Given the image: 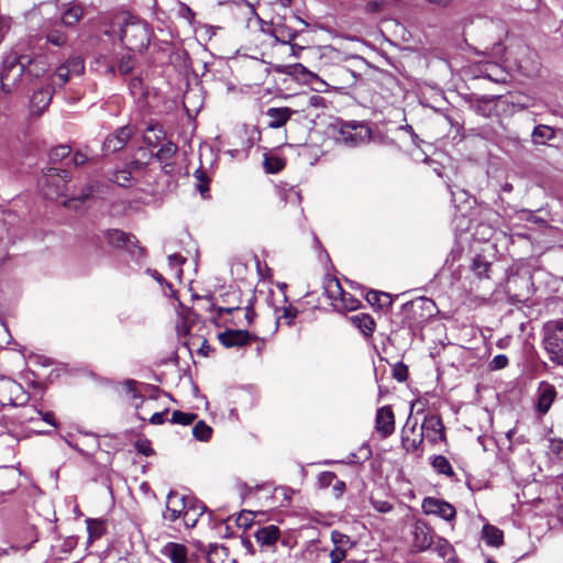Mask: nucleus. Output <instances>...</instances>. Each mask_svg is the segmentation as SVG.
Returning <instances> with one entry per match:
<instances>
[{"mask_svg": "<svg viewBox=\"0 0 563 563\" xmlns=\"http://www.w3.org/2000/svg\"><path fill=\"white\" fill-rule=\"evenodd\" d=\"M143 143L161 163H168L177 152V146L166 140V133L159 123H150L143 132Z\"/></svg>", "mask_w": 563, "mask_h": 563, "instance_id": "nucleus-1", "label": "nucleus"}, {"mask_svg": "<svg viewBox=\"0 0 563 563\" xmlns=\"http://www.w3.org/2000/svg\"><path fill=\"white\" fill-rule=\"evenodd\" d=\"M254 537L260 545L258 555L262 559L261 563H284L285 558L277 550V544L280 540V531L277 526L262 527L255 532Z\"/></svg>", "mask_w": 563, "mask_h": 563, "instance_id": "nucleus-2", "label": "nucleus"}, {"mask_svg": "<svg viewBox=\"0 0 563 563\" xmlns=\"http://www.w3.org/2000/svg\"><path fill=\"white\" fill-rule=\"evenodd\" d=\"M70 180L71 175L68 170L48 167L43 172L38 186L43 195L53 200L66 195L67 185Z\"/></svg>", "mask_w": 563, "mask_h": 563, "instance_id": "nucleus-3", "label": "nucleus"}, {"mask_svg": "<svg viewBox=\"0 0 563 563\" xmlns=\"http://www.w3.org/2000/svg\"><path fill=\"white\" fill-rule=\"evenodd\" d=\"M543 346L549 360L563 366V319L549 321L543 327Z\"/></svg>", "mask_w": 563, "mask_h": 563, "instance_id": "nucleus-4", "label": "nucleus"}, {"mask_svg": "<svg viewBox=\"0 0 563 563\" xmlns=\"http://www.w3.org/2000/svg\"><path fill=\"white\" fill-rule=\"evenodd\" d=\"M24 66L18 57H8L3 60L0 70V89L4 95L13 93L23 77Z\"/></svg>", "mask_w": 563, "mask_h": 563, "instance_id": "nucleus-5", "label": "nucleus"}, {"mask_svg": "<svg viewBox=\"0 0 563 563\" xmlns=\"http://www.w3.org/2000/svg\"><path fill=\"white\" fill-rule=\"evenodd\" d=\"M120 24V40L130 51H139L141 42L139 41V18L129 11H122L117 15Z\"/></svg>", "mask_w": 563, "mask_h": 563, "instance_id": "nucleus-6", "label": "nucleus"}, {"mask_svg": "<svg viewBox=\"0 0 563 563\" xmlns=\"http://www.w3.org/2000/svg\"><path fill=\"white\" fill-rule=\"evenodd\" d=\"M371 134V129L365 124L346 123L341 126L336 140L346 146H358L367 143Z\"/></svg>", "mask_w": 563, "mask_h": 563, "instance_id": "nucleus-7", "label": "nucleus"}, {"mask_svg": "<svg viewBox=\"0 0 563 563\" xmlns=\"http://www.w3.org/2000/svg\"><path fill=\"white\" fill-rule=\"evenodd\" d=\"M421 507L426 515H434L446 521H452L456 516V510L451 504L434 497H426Z\"/></svg>", "mask_w": 563, "mask_h": 563, "instance_id": "nucleus-8", "label": "nucleus"}, {"mask_svg": "<svg viewBox=\"0 0 563 563\" xmlns=\"http://www.w3.org/2000/svg\"><path fill=\"white\" fill-rule=\"evenodd\" d=\"M435 533L426 522L418 521L412 532V547L417 552L431 550Z\"/></svg>", "mask_w": 563, "mask_h": 563, "instance_id": "nucleus-9", "label": "nucleus"}, {"mask_svg": "<svg viewBox=\"0 0 563 563\" xmlns=\"http://www.w3.org/2000/svg\"><path fill=\"white\" fill-rule=\"evenodd\" d=\"M84 69V59L80 56H71L57 67L54 78L58 80L59 86H64L71 76L81 75Z\"/></svg>", "mask_w": 563, "mask_h": 563, "instance_id": "nucleus-10", "label": "nucleus"}, {"mask_svg": "<svg viewBox=\"0 0 563 563\" xmlns=\"http://www.w3.org/2000/svg\"><path fill=\"white\" fill-rule=\"evenodd\" d=\"M191 498L180 495L177 492H169L166 499V511L163 514L165 520L176 521L183 516L187 505Z\"/></svg>", "mask_w": 563, "mask_h": 563, "instance_id": "nucleus-11", "label": "nucleus"}, {"mask_svg": "<svg viewBox=\"0 0 563 563\" xmlns=\"http://www.w3.org/2000/svg\"><path fill=\"white\" fill-rule=\"evenodd\" d=\"M558 396L556 388L548 383L541 382L536 393V410L540 416L549 412L553 401Z\"/></svg>", "mask_w": 563, "mask_h": 563, "instance_id": "nucleus-12", "label": "nucleus"}, {"mask_svg": "<svg viewBox=\"0 0 563 563\" xmlns=\"http://www.w3.org/2000/svg\"><path fill=\"white\" fill-rule=\"evenodd\" d=\"M41 36L46 40V43L56 47H63L68 42V35L57 20L45 21L41 29Z\"/></svg>", "mask_w": 563, "mask_h": 563, "instance_id": "nucleus-13", "label": "nucleus"}, {"mask_svg": "<svg viewBox=\"0 0 563 563\" xmlns=\"http://www.w3.org/2000/svg\"><path fill=\"white\" fill-rule=\"evenodd\" d=\"M220 343L225 347H241L257 340L255 334L246 330H227L218 335Z\"/></svg>", "mask_w": 563, "mask_h": 563, "instance_id": "nucleus-14", "label": "nucleus"}, {"mask_svg": "<svg viewBox=\"0 0 563 563\" xmlns=\"http://www.w3.org/2000/svg\"><path fill=\"white\" fill-rule=\"evenodd\" d=\"M54 84H46L33 92L30 104L32 114L41 115L47 109L54 95Z\"/></svg>", "mask_w": 563, "mask_h": 563, "instance_id": "nucleus-15", "label": "nucleus"}, {"mask_svg": "<svg viewBox=\"0 0 563 563\" xmlns=\"http://www.w3.org/2000/svg\"><path fill=\"white\" fill-rule=\"evenodd\" d=\"M421 431H423V437H426L428 441L434 444L445 439L442 421L435 415H431L424 418V421L421 426Z\"/></svg>", "mask_w": 563, "mask_h": 563, "instance_id": "nucleus-16", "label": "nucleus"}, {"mask_svg": "<svg viewBox=\"0 0 563 563\" xmlns=\"http://www.w3.org/2000/svg\"><path fill=\"white\" fill-rule=\"evenodd\" d=\"M376 430L383 438H388L395 431V416L389 406L379 408L376 412Z\"/></svg>", "mask_w": 563, "mask_h": 563, "instance_id": "nucleus-17", "label": "nucleus"}, {"mask_svg": "<svg viewBox=\"0 0 563 563\" xmlns=\"http://www.w3.org/2000/svg\"><path fill=\"white\" fill-rule=\"evenodd\" d=\"M133 128L126 125L121 128L114 134L109 135L103 142L104 153H115L117 151L124 147L129 139L133 134Z\"/></svg>", "mask_w": 563, "mask_h": 563, "instance_id": "nucleus-18", "label": "nucleus"}, {"mask_svg": "<svg viewBox=\"0 0 563 563\" xmlns=\"http://www.w3.org/2000/svg\"><path fill=\"white\" fill-rule=\"evenodd\" d=\"M417 421L411 423V415H409L401 435V444L407 452L417 451L423 442V431H421L416 438H410L409 433H415Z\"/></svg>", "mask_w": 563, "mask_h": 563, "instance_id": "nucleus-19", "label": "nucleus"}, {"mask_svg": "<svg viewBox=\"0 0 563 563\" xmlns=\"http://www.w3.org/2000/svg\"><path fill=\"white\" fill-rule=\"evenodd\" d=\"M294 113H296V111L288 107L268 108L265 112L268 119L267 126L271 129H279L290 120Z\"/></svg>", "mask_w": 563, "mask_h": 563, "instance_id": "nucleus-20", "label": "nucleus"}, {"mask_svg": "<svg viewBox=\"0 0 563 563\" xmlns=\"http://www.w3.org/2000/svg\"><path fill=\"white\" fill-rule=\"evenodd\" d=\"M161 553L172 563H188V549L185 544L167 542L161 549Z\"/></svg>", "mask_w": 563, "mask_h": 563, "instance_id": "nucleus-21", "label": "nucleus"}, {"mask_svg": "<svg viewBox=\"0 0 563 563\" xmlns=\"http://www.w3.org/2000/svg\"><path fill=\"white\" fill-rule=\"evenodd\" d=\"M109 244L114 247H124L126 251L132 252L136 247L137 240L123 231L113 229L107 232Z\"/></svg>", "mask_w": 563, "mask_h": 563, "instance_id": "nucleus-22", "label": "nucleus"}, {"mask_svg": "<svg viewBox=\"0 0 563 563\" xmlns=\"http://www.w3.org/2000/svg\"><path fill=\"white\" fill-rule=\"evenodd\" d=\"M206 510L207 507L202 503H199L191 498L183 514V521L185 527L194 528Z\"/></svg>", "mask_w": 563, "mask_h": 563, "instance_id": "nucleus-23", "label": "nucleus"}, {"mask_svg": "<svg viewBox=\"0 0 563 563\" xmlns=\"http://www.w3.org/2000/svg\"><path fill=\"white\" fill-rule=\"evenodd\" d=\"M283 73L291 76L302 77L306 82L313 84L319 82L321 86L327 87V82L323 81L317 74L310 71L302 64H292L285 66Z\"/></svg>", "mask_w": 563, "mask_h": 563, "instance_id": "nucleus-24", "label": "nucleus"}, {"mask_svg": "<svg viewBox=\"0 0 563 563\" xmlns=\"http://www.w3.org/2000/svg\"><path fill=\"white\" fill-rule=\"evenodd\" d=\"M84 12L85 10L80 4H71L62 12L58 24L64 27L73 29L82 19Z\"/></svg>", "mask_w": 563, "mask_h": 563, "instance_id": "nucleus-25", "label": "nucleus"}, {"mask_svg": "<svg viewBox=\"0 0 563 563\" xmlns=\"http://www.w3.org/2000/svg\"><path fill=\"white\" fill-rule=\"evenodd\" d=\"M349 320L362 332L364 336L369 338L373 335L376 328V322L374 318L368 313H357L350 317Z\"/></svg>", "mask_w": 563, "mask_h": 563, "instance_id": "nucleus-26", "label": "nucleus"}, {"mask_svg": "<svg viewBox=\"0 0 563 563\" xmlns=\"http://www.w3.org/2000/svg\"><path fill=\"white\" fill-rule=\"evenodd\" d=\"M271 34L277 42L283 44L290 43L297 36V32L294 29L279 22L272 24Z\"/></svg>", "mask_w": 563, "mask_h": 563, "instance_id": "nucleus-27", "label": "nucleus"}, {"mask_svg": "<svg viewBox=\"0 0 563 563\" xmlns=\"http://www.w3.org/2000/svg\"><path fill=\"white\" fill-rule=\"evenodd\" d=\"M492 263L487 261L483 255H475L472 260L471 271L478 278H490Z\"/></svg>", "mask_w": 563, "mask_h": 563, "instance_id": "nucleus-28", "label": "nucleus"}, {"mask_svg": "<svg viewBox=\"0 0 563 563\" xmlns=\"http://www.w3.org/2000/svg\"><path fill=\"white\" fill-rule=\"evenodd\" d=\"M331 541L334 545V550H344L345 554H347V552L356 545V541L352 540L347 534L338 530H333L331 532Z\"/></svg>", "mask_w": 563, "mask_h": 563, "instance_id": "nucleus-29", "label": "nucleus"}, {"mask_svg": "<svg viewBox=\"0 0 563 563\" xmlns=\"http://www.w3.org/2000/svg\"><path fill=\"white\" fill-rule=\"evenodd\" d=\"M555 132L554 129L545 125V124H539L534 126L531 137L532 142L538 145H544L547 142L554 139Z\"/></svg>", "mask_w": 563, "mask_h": 563, "instance_id": "nucleus-30", "label": "nucleus"}, {"mask_svg": "<svg viewBox=\"0 0 563 563\" xmlns=\"http://www.w3.org/2000/svg\"><path fill=\"white\" fill-rule=\"evenodd\" d=\"M482 537L488 545L499 547L503 544L504 533L495 526L485 525L482 530Z\"/></svg>", "mask_w": 563, "mask_h": 563, "instance_id": "nucleus-31", "label": "nucleus"}, {"mask_svg": "<svg viewBox=\"0 0 563 563\" xmlns=\"http://www.w3.org/2000/svg\"><path fill=\"white\" fill-rule=\"evenodd\" d=\"M324 292L328 298L331 300L332 306L339 300L340 296H342L343 288L340 282L336 278H327L323 284Z\"/></svg>", "mask_w": 563, "mask_h": 563, "instance_id": "nucleus-32", "label": "nucleus"}, {"mask_svg": "<svg viewBox=\"0 0 563 563\" xmlns=\"http://www.w3.org/2000/svg\"><path fill=\"white\" fill-rule=\"evenodd\" d=\"M145 273L158 284L165 297L170 298L175 296L176 291L174 290L172 284L168 283L159 272L156 269L147 268Z\"/></svg>", "mask_w": 563, "mask_h": 563, "instance_id": "nucleus-33", "label": "nucleus"}, {"mask_svg": "<svg viewBox=\"0 0 563 563\" xmlns=\"http://www.w3.org/2000/svg\"><path fill=\"white\" fill-rule=\"evenodd\" d=\"M431 550L438 553L442 559L454 554L452 544L444 538L435 536Z\"/></svg>", "mask_w": 563, "mask_h": 563, "instance_id": "nucleus-34", "label": "nucleus"}, {"mask_svg": "<svg viewBox=\"0 0 563 563\" xmlns=\"http://www.w3.org/2000/svg\"><path fill=\"white\" fill-rule=\"evenodd\" d=\"M360 306V301L354 298L351 294L343 290L342 296H340L339 300L334 303V309L342 310H356Z\"/></svg>", "mask_w": 563, "mask_h": 563, "instance_id": "nucleus-35", "label": "nucleus"}, {"mask_svg": "<svg viewBox=\"0 0 563 563\" xmlns=\"http://www.w3.org/2000/svg\"><path fill=\"white\" fill-rule=\"evenodd\" d=\"M366 300L372 306H378L379 308H384L391 305V298L389 294L376 290L367 292Z\"/></svg>", "mask_w": 563, "mask_h": 563, "instance_id": "nucleus-36", "label": "nucleus"}, {"mask_svg": "<svg viewBox=\"0 0 563 563\" xmlns=\"http://www.w3.org/2000/svg\"><path fill=\"white\" fill-rule=\"evenodd\" d=\"M191 314L190 310L179 312L180 320L176 322L175 327L178 336H186L189 333L192 323Z\"/></svg>", "mask_w": 563, "mask_h": 563, "instance_id": "nucleus-37", "label": "nucleus"}, {"mask_svg": "<svg viewBox=\"0 0 563 563\" xmlns=\"http://www.w3.org/2000/svg\"><path fill=\"white\" fill-rule=\"evenodd\" d=\"M431 464L438 473L446 475L449 477L454 476V471H453L449 460L445 456H443V455L434 456Z\"/></svg>", "mask_w": 563, "mask_h": 563, "instance_id": "nucleus-38", "label": "nucleus"}, {"mask_svg": "<svg viewBox=\"0 0 563 563\" xmlns=\"http://www.w3.org/2000/svg\"><path fill=\"white\" fill-rule=\"evenodd\" d=\"M187 262L186 257L180 254L168 255V266L175 278L181 279L183 268L181 266Z\"/></svg>", "mask_w": 563, "mask_h": 563, "instance_id": "nucleus-39", "label": "nucleus"}, {"mask_svg": "<svg viewBox=\"0 0 563 563\" xmlns=\"http://www.w3.org/2000/svg\"><path fill=\"white\" fill-rule=\"evenodd\" d=\"M285 167V161L277 155H266L264 158V168L269 174L279 173Z\"/></svg>", "mask_w": 563, "mask_h": 563, "instance_id": "nucleus-40", "label": "nucleus"}, {"mask_svg": "<svg viewBox=\"0 0 563 563\" xmlns=\"http://www.w3.org/2000/svg\"><path fill=\"white\" fill-rule=\"evenodd\" d=\"M71 153L69 145L63 144L51 150L48 161L51 164H57L64 158L68 157Z\"/></svg>", "mask_w": 563, "mask_h": 563, "instance_id": "nucleus-41", "label": "nucleus"}, {"mask_svg": "<svg viewBox=\"0 0 563 563\" xmlns=\"http://www.w3.org/2000/svg\"><path fill=\"white\" fill-rule=\"evenodd\" d=\"M164 192V186L162 184L156 183L155 187L152 189L143 188V195L146 194L148 198L143 196V203H155L162 199Z\"/></svg>", "mask_w": 563, "mask_h": 563, "instance_id": "nucleus-42", "label": "nucleus"}, {"mask_svg": "<svg viewBox=\"0 0 563 563\" xmlns=\"http://www.w3.org/2000/svg\"><path fill=\"white\" fill-rule=\"evenodd\" d=\"M212 433V429L203 421H199L192 428L194 437L199 441H207Z\"/></svg>", "mask_w": 563, "mask_h": 563, "instance_id": "nucleus-43", "label": "nucleus"}, {"mask_svg": "<svg viewBox=\"0 0 563 563\" xmlns=\"http://www.w3.org/2000/svg\"><path fill=\"white\" fill-rule=\"evenodd\" d=\"M196 418L197 416L195 413L175 410L172 415L170 422L183 426H189L195 421Z\"/></svg>", "mask_w": 563, "mask_h": 563, "instance_id": "nucleus-44", "label": "nucleus"}, {"mask_svg": "<svg viewBox=\"0 0 563 563\" xmlns=\"http://www.w3.org/2000/svg\"><path fill=\"white\" fill-rule=\"evenodd\" d=\"M133 172L131 168H123L114 173L113 181L117 183L121 187H129Z\"/></svg>", "mask_w": 563, "mask_h": 563, "instance_id": "nucleus-45", "label": "nucleus"}, {"mask_svg": "<svg viewBox=\"0 0 563 563\" xmlns=\"http://www.w3.org/2000/svg\"><path fill=\"white\" fill-rule=\"evenodd\" d=\"M393 376L398 382H405L408 377V367L404 363H397L393 368Z\"/></svg>", "mask_w": 563, "mask_h": 563, "instance_id": "nucleus-46", "label": "nucleus"}, {"mask_svg": "<svg viewBox=\"0 0 563 563\" xmlns=\"http://www.w3.org/2000/svg\"><path fill=\"white\" fill-rule=\"evenodd\" d=\"M508 365V357L504 354L496 355L489 363L492 369H501Z\"/></svg>", "mask_w": 563, "mask_h": 563, "instance_id": "nucleus-47", "label": "nucleus"}, {"mask_svg": "<svg viewBox=\"0 0 563 563\" xmlns=\"http://www.w3.org/2000/svg\"><path fill=\"white\" fill-rule=\"evenodd\" d=\"M178 15L189 23H192L195 20V12L185 3H179Z\"/></svg>", "mask_w": 563, "mask_h": 563, "instance_id": "nucleus-48", "label": "nucleus"}, {"mask_svg": "<svg viewBox=\"0 0 563 563\" xmlns=\"http://www.w3.org/2000/svg\"><path fill=\"white\" fill-rule=\"evenodd\" d=\"M298 310L297 308L292 306L284 307L283 314L279 317V319H285L287 324H291L294 319L297 317Z\"/></svg>", "mask_w": 563, "mask_h": 563, "instance_id": "nucleus-49", "label": "nucleus"}, {"mask_svg": "<svg viewBox=\"0 0 563 563\" xmlns=\"http://www.w3.org/2000/svg\"><path fill=\"white\" fill-rule=\"evenodd\" d=\"M371 504L374 507V509L382 514L389 512L393 509L391 504L385 500L371 499Z\"/></svg>", "mask_w": 563, "mask_h": 563, "instance_id": "nucleus-50", "label": "nucleus"}, {"mask_svg": "<svg viewBox=\"0 0 563 563\" xmlns=\"http://www.w3.org/2000/svg\"><path fill=\"white\" fill-rule=\"evenodd\" d=\"M319 479L322 485L330 486L338 479V476L333 472H323L320 474Z\"/></svg>", "mask_w": 563, "mask_h": 563, "instance_id": "nucleus-51", "label": "nucleus"}, {"mask_svg": "<svg viewBox=\"0 0 563 563\" xmlns=\"http://www.w3.org/2000/svg\"><path fill=\"white\" fill-rule=\"evenodd\" d=\"M136 387L137 382L134 379H128L123 384V388L125 389L126 394L131 395L133 399L136 398Z\"/></svg>", "mask_w": 563, "mask_h": 563, "instance_id": "nucleus-52", "label": "nucleus"}, {"mask_svg": "<svg viewBox=\"0 0 563 563\" xmlns=\"http://www.w3.org/2000/svg\"><path fill=\"white\" fill-rule=\"evenodd\" d=\"M329 556L331 559L330 563H341L346 559L347 554L344 553V550L336 551V550L332 549L330 551Z\"/></svg>", "mask_w": 563, "mask_h": 563, "instance_id": "nucleus-53", "label": "nucleus"}, {"mask_svg": "<svg viewBox=\"0 0 563 563\" xmlns=\"http://www.w3.org/2000/svg\"><path fill=\"white\" fill-rule=\"evenodd\" d=\"M133 68V65H132V62H131V57L128 56H123L121 58V62L119 64V70L121 74H128L131 71V69Z\"/></svg>", "mask_w": 563, "mask_h": 563, "instance_id": "nucleus-54", "label": "nucleus"}, {"mask_svg": "<svg viewBox=\"0 0 563 563\" xmlns=\"http://www.w3.org/2000/svg\"><path fill=\"white\" fill-rule=\"evenodd\" d=\"M168 413V410H164L161 412H155L150 418V422L152 424H162L166 420V416Z\"/></svg>", "mask_w": 563, "mask_h": 563, "instance_id": "nucleus-55", "label": "nucleus"}, {"mask_svg": "<svg viewBox=\"0 0 563 563\" xmlns=\"http://www.w3.org/2000/svg\"><path fill=\"white\" fill-rule=\"evenodd\" d=\"M324 103H325L324 98H322V97H320L318 95H312L308 99V104L313 107V108L324 107Z\"/></svg>", "mask_w": 563, "mask_h": 563, "instance_id": "nucleus-56", "label": "nucleus"}, {"mask_svg": "<svg viewBox=\"0 0 563 563\" xmlns=\"http://www.w3.org/2000/svg\"><path fill=\"white\" fill-rule=\"evenodd\" d=\"M87 161H88L87 155L81 152H76L71 159L73 164L76 167L82 166Z\"/></svg>", "mask_w": 563, "mask_h": 563, "instance_id": "nucleus-57", "label": "nucleus"}, {"mask_svg": "<svg viewBox=\"0 0 563 563\" xmlns=\"http://www.w3.org/2000/svg\"><path fill=\"white\" fill-rule=\"evenodd\" d=\"M552 450L560 459L563 460V440L552 441Z\"/></svg>", "mask_w": 563, "mask_h": 563, "instance_id": "nucleus-58", "label": "nucleus"}, {"mask_svg": "<svg viewBox=\"0 0 563 563\" xmlns=\"http://www.w3.org/2000/svg\"><path fill=\"white\" fill-rule=\"evenodd\" d=\"M155 393H157V389L154 386L143 384V394H142L143 399H145L146 397L154 398Z\"/></svg>", "mask_w": 563, "mask_h": 563, "instance_id": "nucleus-59", "label": "nucleus"}, {"mask_svg": "<svg viewBox=\"0 0 563 563\" xmlns=\"http://www.w3.org/2000/svg\"><path fill=\"white\" fill-rule=\"evenodd\" d=\"M345 489V483L340 481L339 478L333 483V490L335 497H340Z\"/></svg>", "mask_w": 563, "mask_h": 563, "instance_id": "nucleus-60", "label": "nucleus"}, {"mask_svg": "<svg viewBox=\"0 0 563 563\" xmlns=\"http://www.w3.org/2000/svg\"><path fill=\"white\" fill-rule=\"evenodd\" d=\"M93 192V186L88 185L86 188L82 189V192L80 196L77 197V200L85 201L87 200Z\"/></svg>", "mask_w": 563, "mask_h": 563, "instance_id": "nucleus-61", "label": "nucleus"}, {"mask_svg": "<svg viewBox=\"0 0 563 563\" xmlns=\"http://www.w3.org/2000/svg\"><path fill=\"white\" fill-rule=\"evenodd\" d=\"M167 537H168V534L166 531H161V532L156 533L155 537H153V534L151 533L150 534V544L147 545V551H150V548L152 547L153 541H158L159 539L165 540V539H167Z\"/></svg>", "mask_w": 563, "mask_h": 563, "instance_id": "nucleus-62", "label": "nucleus"}, {"mask_svg": "<svg viewBox=\"0 0 563 563\" xmlns=\"http://www.w3.org/2000/svg\"><path fill=\"white\" fill-rule=\"evenodd\" d=\"M247 515H251V512L241 514L239 518L236 519V523L240 527L247 528L250 526V519L247 518Z\"/></svg>", "mask_w": 563, "mask_h": 563, "instance_id": "nucleus-63", "label": "nucleus"}, {"mask_svg": "<svg viewBox=\"0 0 563 563\" xmlns=\"http://www.w3.org/2000/svg\"><path fill=\"white\" fill-rule=\"evenodd\" d=\"M366 7L368 11L376 12L380 10V8L383 7V2L371 1L366 4Z\"/></svg>", "mask_w": 563, "mask_h": 563, "instance_id": "nucleus-64", "label": "nucleus"}]
</instances>
